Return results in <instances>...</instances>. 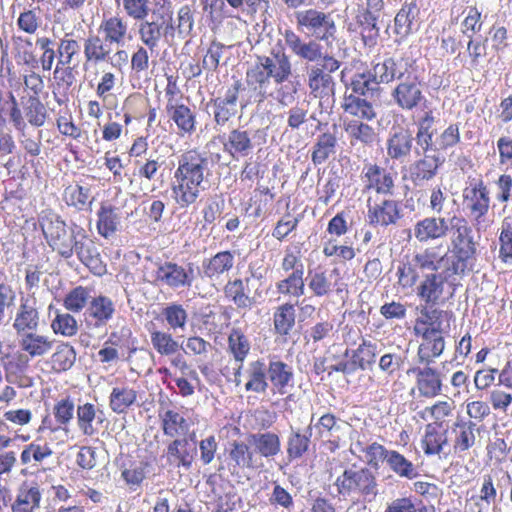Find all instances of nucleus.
I'll list each match as a JSON object with an SVG mask.
<instances>
[{
  "label": "nucleus",
  "mask_w": 512,
  "mask_h": 512,
  "mask_svg": "<svg viewBox=\"0 0 512 512\" xmlns=\"http://www.w3.org/2000/svg\"><path fill=\"white\" fill-rule=\"evenodd\" d=\"M291 74L289 56L278 51L271 56L258 57L257 62L247 70L246 83L259 98V103L274 97L279 105L288 107L295 103L301 85L299 81L289 80Z\"/></svg>",
  "instance_id": "1"
},
{
  "label": "nucleus",
  "mask_w": 512,
  "mask_h": 512,
  "mask_svg": "<svg viewBox=\"0 0 512 512\" xmlns=\"http://www.w3.org/2000/svg\"><path fill=\"white\" fill-rule=\"evenodd\" d=\"M40 226L49 247L61 257L69 259L76 254L79 261L94 275L102 276L106 273V265L98 248L82 227H68L55 213L43 215Z\"/></svg>",
  "instance_id": "2"
},
{
  "label": "nucleus",
  "mask_w": 512,
  "mask_h": 512,
  "mask_svg": "<svg viewBox=\"0 0 512 512\" xmlns=\"http://www.w3.org/2000/svg\"><path fill=\"white\" fill-rule=\"evenodd\" d=\"M210 176L209 159L196 150L183 153L174 172L172 193L181 208L194 204Z\"/></svg>",
  "instance_id": "3"
},
{
  "label": "nucleus",
  "mask_w": 512,
  "mask_h": 512,
  "mask_svg": "<svg viewBox=\"0 0 512 512\" xmlns=\"http://www.w3.org/2000/svg\"><path fill=\"white\" fill-rule=\"evenodd\" d=\"M450 225L451 257L464 275L471 262L476 259L478 242L475 241L474 231L465 218L453 216Z\"/></svg>",
  "instance_id": "4"
},
{
  "label": "nucleus",
  "mask_w": 512,
  "mask_h": 512,
  "mask_svg": "<svg viewBox=\"0 0 512 512\" xmlns=\"http://www.w3.org/2000/svg\"><path fill=\"white\" fill-rule=\"evenodd\" d=\"M173 17L169 8L161 5L152 10L151 16L140 21L137 25V33L142 45L153 53L160 44L162 38L173 34Z\"/></svg>",
  "instance_id": "5"
},
{
  "label": "nucleus",
  "mask_w": 512,
  "mask_h": 512,
  "mask_svg": "<svg viewBox=\"0 0 512 512\" xmlns=\"http://www.w3.org/2000/svg\"><path fill=\"white\" fill-rule=\"evenodd\" d=\"M341 62L325 53L323 61L317 62L307 70V86L310 95L320 100L329 99L335 93L333 74L339 70Z\"/></svg>",
  "instance_id": "6"
},
{
  "label": "nucleus",
  "mask_w": 512,
  "mask_h": 512,
  "mask_svg": "<svg viewBox=\"0 0 512 512\" xmlns=\"http://www.w3.org/2000/svg\"><path fill=\"white\" fill-rule=\"evenodd\" d=\"M334 485L343 497L377 494L375 476L368 468H346L335 479Z\"/></svg>",
  "instance_id": "7"
},
{
  "label": "nucleus",
  "mask_w": 512,
  "mask_h": 512,
  "mask_svg": "<svg viewBox=\"0 0 512 512\" xmlns=\"http://www.w3.org/2000/svg\"><path fill=\"white\" fill-rule=\"evenodd\" d=\"M299 28L310 32L314 39L330 45L336 40L337 26L331 13L309 8L295 13Z\"/></svg>",
  "instance_id": "8"
},
{
  "label": "nucleus",
  "mask_w": 512,
  "mask_h": 512,
  "mask_svg": "<svg viewBox=\"0 0 512 512\" xmlns=\"http://www.w3.org/2000/svg\"><path fill=\"white\" fill-rule=\"evenodd\" d=\"M415 266L422 271H429V274L441 275H463L449 256V248L443 245L428 247L414 255Z\"/></svg>",
  "instance_id": "9"
},
{
  "label": "nucleus",
  "mask_w": 512,
  "mask_h": 512,
  "mask_svg": "<svg viewBox=\"0 0 512 512\" xmlns=\"http://www.w3.org/2000/svg\"><path fill=\"white\" fill-rule=\"evenodd\" d=\"M152 272L153 282L156 285L167 286L172 289L190 287L195 280L194 264L181 266L175 262L165 261L156 263Z\"/></svg>",
  "instance_id": "10"
},
{
  "label": "nucleus",
  "mask_w": 512,
  "mask_h": 512,
  "mask_svg": "<svg viewBox=\"0 0 512 512\" xmlns=\"http://www.w3.org/2000/svg\"><path fill=\"white\" fill-rule=\"evenodd\" d=\"M116 313L114 301L105 295L92 297L83 316L89 331L104 330Z\"/></svg>",
  "instance_id": "11"
},
{
  "label": "nucleus",
  "mask_w": 512,
  "mask_h": 512,
  "mask_svg": "<svg viewBox=\"0 0 512 512\" xmlns=\"http://www.w3.org/2000/svg\"><path fill=\"white\" fill-rule=\"evenodd\" d=\"M285 45L290 52L301 60L307 62L323 61L325 54L321 44L316 39L304 40L294 30L288 28L282 33Z\"/></svg>",
  "instance_id": "12"
},
{
  "label": "nucleus",
  "mask_w": 512,
  "mask_h": 512,
  "mask_svg": "<svg viewBox=\"0 0 512 512\" xmlns=\"http://www.w3.org/2000/svg\"><path fill=\"white\" fill-rule=\"evenodd\" d=\"M421 317L414 325L415 334H434L444 336L450 331L451 314L441 309L424 306L420 310Z\"/></svg>",
  "instance_id": "13"
},
{
  "label": "nucleus",
  "mask_w": 512,
  "mask_h": 512,
  "mask_svg": "<svg viewBox=\"0 0 512 512\" xmlns=\"http://www.w3.org/2000/svg\"><path fill=\"white\" fill-rule=\"evenodd\" d=\"M391 96L396 105L402 110H413L425 100L421 82L417 76L408 75L401 79L399 84L393 89Z\"/></svg>",
  "instance_id": "14"
},
{
  "label": "nucleus",
  "mask_w": 512,
  "mask_h": 512,
  "mask_svg": "<svg viewBox=\"0 0 512 512\" xmlns=\"http://www.w3.org/2000/svg\"><path fill=\"white\" fill-rule=\"evenodd\" d=\"M420 156L408 168L409 179L415 187H422L433 180L445 161L439 153Z\"/></svg>",
  "instance_id": "15"
},
{
  "label": "nucleus",
  "mask_w": 512,
  "mask_h": 512,
  "mask_svg": "<svg viewBox=\"0 0 512 512\" xmlns=\"http://www.w3.org/2000/svg\"><path fill=\"white\" fill-rule=\"evenodd\" d=\"M40 325V313L35 297H21L17 308L13 329L17 336L37 331Z\"/></svg>",
  "instance_id": "16"
},
{
  "label": "nucleus",
  "mask_w": 512,
  "mask_h": 512,
  "mask_svg": "<svg viewBox=\"0 0 512 512\" xmlns=\"http://www.w3.org/2000/svg\"><path fill=\"white\" fill-rule=\"evenodd\" d=\"M415 123L417 132L414 137V141H416L417 145V155H432L433 153H439V148H437L433 142L435 131V117L433 111L428 108L423 109L422 114L418 117Z\"/></svg>",
  "instance_id": "17"
},
{
  "label": "nucleus",
  "mask_w": 512,
  "mask_h": 512,
  "mask_svg": "<svg viewBox=\"0 0 512 512\" xmlns=\"http://www.w3.org/2000/svg\"><path fill=\"white\" fill-rule=\"evenodd\" d=\"M241 86L242 83L236 80L226 90L224 96L211 100L214 121L217 125L224 126L237 113V101Z\"/></svg>",
  "instance_id": "18"
},
{
  "label": "nucleus",
  "mask_w": 512,
  "mask_h": 512,
  "mask_svg": "<svg viewBox=\"0 0 512 512\" xmlns=\"http://www.w3.org/2000/svg\"><path fill=\"white\" fill-rule=\"evenodd\" d=\"M413 146L414 136L409 129L393 128L386 142L387 155L392 160L404 162L410 158Z\"/></svg>",
  "instance_id": "19"
},
{
  "label": "nucleus",
  "mask_w": 512,
  "mask_h": 512,
  "mask_svg": "<svg viewBox=\"0 0 512 512\" xmlns=\"http://www.w3.org/2000/svg\"><path fill=\"white\" fill-rule=\"evenodd\" d=\"M98 32L112 45L117 48L123 47L132 39L128 21L120 15L104 17L101 21Z\"/></svg>",
  "instance_id": "20"
},
{
  "label": "nucleus",
  "mask_w": 512,
  "mask_h": 512,
  "mask_svg": "<svg viewBox=\"0 0 512 512\" xmlns=\"http://www.w3.org/2000/svg\"><path fill=\"white\" fill-rule=\"evenodd\" d=\"M375 85L389 84L395 79L401 80L407 72L406 64L392 57L377 59L369 70Z\"/></svg>",
  "instance_id": "21"
},
{
  "label": "nucleus",
  "mask_w": 512,
  "mask_h": 512,
  "mask_svg": "<svg viewBox=\"0 0 512 512\" xmlns=\"http://www.w3.org/2000/svg\"><path fill=\"white\" fill-rule=\"evenodd\" d=\"M314 428L321 439H325L338 447L340 440L349 431L350 425L346 421L337 419L333 414L327 413L318 419Z\"/></svg>",
  "instance_id": "22"
},
{
  "label": "nucleus",
  "mask_w": 512,
  "mask_h": 512,
  "mask_svg": "<svg viewBox=\"0 0 512 512\" xmlns=\"http://www.w3.org/2000/svg\"><path fill=\"white\" fill-rule=\"evenodd\" d=\"M450 277L452 275L426 274L417 287V296L427 307L438 304L444 293V284Z\"/></svg>",
  "instance_id": "23"
},
{
  "label": "nucleus",
  "mask_w": 512,
  "mask_h": 512,
  "mask_svg": "<svg viewBox=\"0 0 512 512\" xmlns=\"http://www.w3.org/2000/svg\"><path fill=\"white\" fill-rule=\"evenodd\" d=\"M80 48V43L77 40L68 37L62 38L58 43V61L54 70V75L56 76L61 67H65V77H63V81H65L68 86L72 85L74 81L71 64L74 61V57L79 54Z\"/></svg>",
  "instance_id": "24"
},
{
  "label": "nucleus",
  "mask_w": 512,
  "mask_h": 512,
  "mask_svg": "<svg viewBox=\"0 0 512 512\" xmlns=\"http://www.w3.org/2000/svg\"><path fill=\"white\" fill-rule=\"evenodd\" d=\"M450 227L444 217H426L415 224L414 236L419 242L426 243L445 237Z\"/></svg>",
  "instance_id": "25"
},
{
  "label": "nucleus",
  "mask_w": 512,
  "mask_h": 512,
  "mask_svg": "<svg viewBox=\"0 0 512 512\" xmlns=\"http://www.w3.org/2000/svg\"><path fill=\"white\" fill-rule=\"evenodd\" d=\"M248 444L254 448L255 455L272 459L281 451L280 437L273 432L253 433L247 436Z\"/></svg>",
  "instance_id": "26"
},
{
  "label": "nucleus",
  "mask_w": 512,
  "mask_h": 512,
  "mask_svg": "<svg viewBox=\"0 0 512 512\" xmlns=\"http://www.w3.org/2000/svg\"><path fill=\"white\" fill-rule=\"evenodd\" d=\"M464 199L469 202L470 212L476 220L488 213L490 208L489 190L482 180L471 185L469 192L464 194Z\"/></svg>",
  "instance_id": "27"
},
{
  "label": "nucleus",
  "mask_w": 512,
  "mask_h": 512,
  "mask_svg": "<svg viewBox=\"0 0 512 512\" xmlns=\"http://www.w3.org/2000/svg\"><path fill=\"white\" fill-rule=\"evenodd\" d=\"M367 218L369 224L374 226L395 224L400 218L398 205L394 200H383L379 204L369 205Z\"/></svg>",
  "instance_id": "28"
},
{
  "label": "nucleus",
  "mask_w": 512,
  "mask_h": 512,
  "mask_svg": "<svg viewBox=\"0 0 512 512\" xmlns=\"http://www.w3.org/2000/svg\"><path fill=\"white\" fill-rule=\"evenodd\" d=\"M251 134V131L241 128L231 130L227 142L224 143V150L233 158L248 156L254 149Z\"/></svg>",
  "instance_id": "29"
},
{
  "label": "nucleus",
  "mask_w": 512,
  "mask_h": 512,
  "mask_svg": "<svg viewBox=\"0 0 512 512\" xmlns=\"http://www.w3.org/2000/svg\"><path fill=\"white\" fill-rule=\"evenodd\" d=\"M413 371L416 374L417 389L421 396L432 398L441 393L442 381L435 369L424 367L416 368Z\"/></svg>",
  "instance_id": "30"
},
{
  "label": "nucleus",
  "mask_w": 512,
  "mask_h": 512,
  "mask_svg": "<svg viewBox=\"0 0 512 512\" xmlns=\"http://www.w3.org/2000/svg\"><path fill=\"white\" fill-rule=\"evenodd\" d=\"M19 347L31 358L43 357L53 347V341L45 335L37 334L36 331L18 336Z\"/></svg>",
  "instance_id": "31"
},
{
  "label": "nucleus",
  "mask_w": 512,
  "mask_h": 512,
  "mask_svg": "<svg viewBox=\"0 0 512 512\" xmlns=\"http://www.w3.org/2000/svg\"><path fill=\"white\" fill-rule=\"evenodd\" d=\"M364 177L367 180L366 189H374L377 193L390 194L394 186L392 175L376 164L364 167Z\"/></svg>",
  "instance_id": "32"
},
{
  "label": "nucleus",
  "mask_w": 512,
  "mask_h": 512,
  "mask_svg": "<svg viewBox=\"0 0 512 512\" xmlns=\"http://www.w3.org/2000/svg\"><path fill=\"white\" fill-rule=\"evenodd\" d=\"M166 112L182 135H190L196 130V116L188 106L182 103H167Z\"/></svg>",
  "instance_id": "33"
},
{
  "label": "nucleus",
  "mask_w": 512,
  "mask_h": 512,
  "mask_svg": "<svg viewBox=\"0 0 512 512\" xmlns=\"http://www.w3.org/2000/svg\"><path fill=\"white\" fill-rule=\"evenodd\" d=\"M112 47L104 37L89 35L84 41L85 59L94 64L108 62L113 51Z\"/></svg>",
  "instance_id": "34"
},
{
  "label": "nucleus",
  "mask_w": 512,
  "mask_h": 512,
  "mask_svg": "<svg viewBox=\"0 0 512 512\" xmlns=\"http://www.w3.org/2000/svg\"><path fill=\"white\" fill-rule=\"evenodd\" d=\"M188 441L185 437L175 438L167 446L166 457L169 464L177 468L183 467L186 470L191 468L195 449H188Z\"/></svg>",
  "instance_id": "35"
},
{
  "label": "nucleus",
  "mask_w": 512,
  "mask_h": 512,
  "mask_svg": "<svg viewBox=\"0 0 512 512\" xmlns=\"http://www.w3.org/2000/svg\"><path fill=\"white\" fill-rule=\"evenodd\" d=\"M164 435L181 438L189 432L190 424L187 419L174 409L162 410L159 414Z\"/></svg>",
  "instance_id": "36"
},
{
  "label": "nucleus",
  "mask_w": 512,
  "mask_h": 512,
  "mask_svg": "<svg viewBox=\"0 0 512 512\" xmlns=\"http://www.w3.org/2000/svg\"><path fill=\"white\" fill-rule=\"evenodd\" d=\"M477 432H479L477 424L472 420L456 422L453 427L455 452H465L473 447L476 443Z\"/></svg>",
  "instance_id": "37"
},
{
  "label": "nucleus",
  "mask_w": 512,
  "mask_h": 512,
  "mask_svg": "<svg viewBox=\"0 0 512 512\" xmlns=\"http://www.w3.org/2000/svg\"><path fill=\"white\" fill-rule=\"evenodd\" d=\"M98 233L108 239L115 235L120 226V210L109 204H102L97 212Z\"/></svg>",
  "instance_id": "38"
},
{
  "label": "nucleus",
  "mask_w": 512,
  "mask_h": 512,
  "mask_svg": "<svg viewBox=\"0 0 512 512\" xmlns=\"http://www.w3.org/2000/svg\"><path fill=\"white\" fill-rule=\"evenodd\" d=\"M78 428L85 436H93L98 428L94 425L103 423V412L91 403L79 405L76 411Z\"/></svg>",
  "instance_id": "39"
},
{
  "label": "nucleus",
  "mask_w": 512,
  "mask_h": 512,
  "mask_svg": "<svg viewBox=\"0 0 512 512\" xmlns=\"http://www.w3.org/2000/svg\"><path fill=\"white\" fill-rule=\"evenodd\" d=\"M342 108L345 113L366 121H371L377 116L374 106L370 101L365 97L354 94L345 95Z\"/></svg>",
  "instance_id": "40"
},
{
  "label": "nucleus",
  "mask_w": 512,
  "mask_h": 512,
  "mask_svg": "<svg viewBox=\"0 0 512 512\" xmlns=\"http://www.w3.org/2000/svg\"><path fill=\"white\" fill-rule=\"evenodd\" d=\"M268 379L281 394L286 392L287 386L293 380V369L287 363L273 359L267 366Z\"/></svg>",
  "instance_id": "41"
},
{
  "label": "nucleus",
  "mask_w": 512,
  "mask_h": 512,
  "mask_svg": "<svg viewBox=\"0 0 512 512\" xmlns=\"http://www.w3.org/2000/svg\"><path fill=\"white\" fill-rule=\"evenodd\" d=\"M422 337V342L418 349L420 362L429 364L434 358L439 357L445 349L444 336L434 334H416Z\"/></svg>",
  "instance_id": "42"
},
{
  "label": "nucleus",
  "mask_w": 512,
  "mask_h": 512,
  "mask_svg": "<svg viewBox=\"0 0 512 512\" xmlns=\"http://www.w3.org/2000/svg\"><path fill=\"white\" fill-rule=\"evenodd\" d=\"M351 145L362 144L372 146L377 139V134L373 127L359 120H351L345 124Z\"/></svg>",
  "instance_id": "43"
},
{
  "label": "nucleus",
  "mask_w": 512,
  "mask_h": 512,
  "mask_svg": "<svg viewBox=\"0 0 512 512\" xmlns=\"http://www.w3.org/2000/svg\"><path fill=\"white\" fill-rule=\"evenodd\" d=\"M248 381L245 384L246 391L265 393L268 388L267 366L262 360L250 362L247 368Z\"/></svg>",
  "instance_id": "44"
},
{
  "label": "nucleus",
  "mask_w": 512,
  "mask_h": 512,
  "mask_svg": "<svg viewBox=\"0 0 512 512\" xmlns=\"http://www.w3.org/2000/svg\"><path fill=\"white\" fill-rule=\"evenodd\" d=\"M247 442L233 441L230 443L229 456L236 466L240 468L257 467V457L254 448Z\"/></svg>",
  "instance_id": "45"
},
{
  "label": "nucleus",
  "mask_w": 512,
  "mask_h": 512,
  "mask_svg": "<svg viewBox=\"0 0 512 512\" xmlns=\"http://www.w3.org/2000/svg\"><path fill=\"white\" fill-rule=\"evenodd\" d=\"M313 421L314 417L312 416L310 425L307 427L308 435L301 434L300 430L291 429L286 449L289 460L301 458L308 451Z\"/></svg>",
  "instance_id": "46"
},
{
  "label": "nucleus",
  "mask_w": 512,
  "mask_h": 512,
  "mask_svg": "<svg viewBox=\"0 0 512 512\" xmlns=\"http://www.w3.org/2000/svg\"><path fill=\"white\" fill-rule=\"evenodd\" d=\"M333 275H339L337 269H333L330 273L327 271H310L307 277L309 289L317 297L328 295L335 286L332 282Z\"/></svg>",
  "instance_id": "47"
},
{
  "label": "nucleus",
  "mask_w": 512,
  "mask_h": 512,
  "mask_svg": "<svg viewBox=\"0 0 512 512\" xmlns=\"http://www.w3.org/2000/svg\"><path fill=\"white\" fill-rule=\"evenodd\" d=\"M41 493L37 486L20 489L11 505L12 512H34L39 508Z\"/></svg>",
  "instance_id": "48"
},
{
  "label": "nucleus",
  "mask_w": 512,
  "mask_h": 512,
  "mask_svg": "<svg viewBox=\"0 0 512 512\" xmlns=\"http://www.w3.org/2000/svg\"><path fill=\"white\" fill-rule=\"evenodd\" d=\"M386 464L388 468L400 478L411 480L418 475L417 468L412 461L396 450H390Z\"/></svg>",
  "instance_id": "49"
},
{
  "label": "nucleus",
  "mask_w": 512,
  "mask_h": 512,
  "mask_svg": "<svg viewBox=\"0 0 512 512\" xmlns=\"http://www.w3.org/2000/svg\"><path fill=\"white\" fill-rule=\"evenodd\" d=\"M137 392L130 387H114L109 397V406L117 414L125 413L136 401Z\"/></svg>",
  "instance_id": "50"
},
{
  "label": "nucleus",
  "mask_w": 512,
  "mask_h": 512,
  "mask_svg": "<svg viewBox=\"0 0 512 512\" xmlns=\"http://www.w3.org/2000/svg\"><path fill=\"white\" fill-rule=\"evenodd\" d=\"M234 265V255L230 251L218 252L203 263L204 274L213 278L229 271Z\"/></svg>",
  "instance_id": "51"
},
{
  "label": "nucleus",
  "mask_w": 512,
  "mask_h": 512,
  "mask_svg": "<svg viewBox=\"0 0 512 512\" xmlns=\"http://www.w3.org/2000/svg\"><path fill=\"white\" fill-rule=\"evenodd\" d=\"M418 7L414 1L405 3L394 19L395 33L400 37L407 36L412 31L413 21L418 15Z\"/></svg>",
  "instance_id": "52"
},
{
  "label": "nucleus",
  "mask_w": 512,
  "mask_h": 512,
  "mask_svg": "<svg viewBox=\"0 0 512 512\" xmlns=\"http://www.w3.org/2000/svg\"><path fill=\"white\" fill-rule=\"evenodd\" d=\"M354 448L356 451L364 453L367 464L375 469H378L381 463H386L388 453L390 452L389 449L377 442L364 446L360 441H357L354 444Z\"/></svg>",
  "instance_id": "53"
},
{
  "label": "nucleus",
  "mask_w": 512,
  "mask_h": 512,
  "mask_svg": "<svg viewBox=\"0 0 512 512\" xmlns=\"http://www.w3.org/2000/svg\"><path fill=\"white\" fill-rule=\"evenodd\" d=\"M337 144L336 137L331 133L321 134L314 145L311 159L315 165L323 164L330 155L335 153Z\"/></svg>",
  "instance_id": "54"
},
{
  "label": "nucleus",
  "mask_w": 512,
  "mask_h": 512,
  "mask_svg": "<svg viewBox=\"0 0 512 512\" xmlns=\"http://www.w3.org/2000/svg\"><path fill=\"white\" fill-rule=\"evenodd\" d=\"M276 289L279 294L291 297H300L304 295L305 282L304 272H292L288 277L276 283Z\"/></svg>",
  "instance_id": "55"
},
{
  "label": "nucleus",
  "mask_w": 512,
  "mask_h": 512,
  "mask_svg": "<svg viewBox=\"0 0 512 512\" xmlns=\"http://www.w3.org/2000/svg\"><path fill=\"white\" fill-rule=\"evenodd\" d=\"M228 350L238 363H243L250 351L248 338L240 329H232L228 336Z\"/></svg>",
  "instance_id": "56"
},
{
  "label": "nucleus",
  "mask_w": 512,
  "mask_h": 512,
  "mask_svg": "<svg viewBox=\"0 0 512 512\" xmlns=\"http://www.w3.org/2000/svg\"><path fill=\"white\" fill-rule=\"evenodd\" d=\"M423 445L424 452L427 455H435L441 453L447 454L445 449L449 447V445L446 432H440L428 426L423 439Z\"/></svg>",
  "instance_id": "57"
},
{
  "label": "nucleus",
  "mask_w": 512,
  "mask_h": 512,
  "mask_svg": "<svg viewBox=\"0 0 512 512\" xmlns=\"http://www.w3.org/2000/svg\"><path fill=\"white\" fill-rule=\"evenodd\" d=\"M76 361V351L73 346L68 343L60 344L56 351L52 354V368L57 372L69 370Z\"/></svg>",
  "instance_id": "58"
},
{
  "label": "nucleus",
  "mask_w": 512,
  "mask_h": 512,
  "mask_svg": "<svg viewBox=\"0 0 512 512\" xmlns=\"http://www.w3.org/2000/svg\"><path fill=\"white\" fill-rule=\"evenodd\" d=\"M274 327L280 335H287L295 325L294 305L285 303L277 308L274 313Z\"/></svg>",
  "instance_id": "59"
},
{
  "label": "nucleus",
  "mask_w": 512,
  "mask_h": 512,
  "mask_svg": "<svg viewBox=\"0 0 512 512\" xmlns=\"http://www.w3.org/2000/svg\"><path fill=\"white\" fill-rule=\"evenodd\" d=\"M90 290L87 287L77 286L69 291L64 298V307L73 313L87 308L91 300Z\"/></svg>",
  "instance_id": "60"
},
{
  "label": "nucleus",
  "mask_w": 512,
  "mask_h": 512,
  "mask_svg": "<svg viewBox=\"0 0 512 512\" xmlns=\"http://www.w3.org/2000/svg\"><path fill=\"white\" fill-rule=\"evenodd\" d=\"M224 293L240 309H249L253 304V299L245 293L243 281L240 279L229 281Z\"/></svg>",
  "instance_id": "61"
},
{
  "label": "nucleus",
  "mask_w": 512,
  "mask_h": 512,
  "mask_svg": "<svg viewBox=\"0 0 512 512\" xmlns=\"http://www.w3.org/2000/svg\"><path fill=\"white\" fill-rule=\"evenodd\" d=\"M150 337L153 348L162 356H171L179 350L178 342L168 332L155 330Z\"/></svg>",
  "instance_id": "62"
},
{
  "label": "nucleus",
  "mask_w": 512,
  "mask_h": 512,
  "mask_svg": "<svg viewBox=\"0 0 512 512\" xmlns=\"http://www.w3.org/2000/svg\"><path fill=\"white\" fill-rule=\"evenodd\" d=\"M499 259L506 265H512V223L502 221L499 233Z\"/></svg>",
  "instance_id": "63"
},
{
  "label": "nucleus",
  "mask_w": 512,
  "mask_h": 512,
  "mask_svg": "<svg viewBox=\"0 0 512 512\" xmlns=\"http://www.w3.org/2000/svg\"><path fill=\"white\" fill-rule=\"evenodd\" d=\"M64 200L69 206L83 210L91 203L90 188L81 185H69L64 190Z\"/></svg>",
  "instance_id": "64"
}]
</instances>
